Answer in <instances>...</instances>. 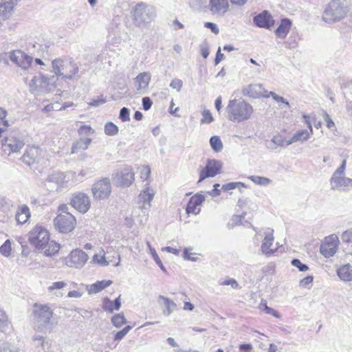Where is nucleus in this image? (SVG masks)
<instances>
[{
	"label": "nucleus",
	"mask_w": 352,
	"mask_h": 352,
	"mask_svg": "<svg viewBox=\"0 0 352 352\" xmlns=\"http://www.w3.org/2000/svg\"><path fill=\"white\" fill-rule=\"evenodd\" d=\"M29 241L45 256H52L60 250V245L50 240L49 232L42 226H37L30 232Z\"/></svg>",
	"instance_id": "f257e3e1"
},
{
	"label": "nucleus",
	"mask_w": 352,
	"mask_h": 352,
	"mask_svg": "<svg viewBox=\"0 0 352 352\" xmlns=\"http://www.w3.org/2000/svg\"><path fill=\"white\" fill-rule=\"evenodd\" d=\"M52 72L64 79L78 80L80 78L79 67L75 61L69 57H60L52 61Z\"/></svg>",
	"instance_id": "f03ea898"
},
{
	"label": "nucleus",
	"mask_w": 352,
	"mask_h": 352,
	"mask_svg": "<svg viewBox=\"0 0 352 352\" xmlns=\"http://www.w3.org/2000/svg\"><path fill=\"white\" fill-rule=\"evenodd\" d=\"M227 118L230 121L241 122L251 118L253 107L243 100H231L226 108Z\"/></svg>",
	"instance_id": "7ed1b4c3"
},
{
	"label": "nucleus",
	"mask_w": 352,
	"mask_h": 352,
	"mask_svg": "<svg viewBox=\"0 0 352 352\" xmlns=\"http://www.w3.org/2000/svg\"><path fill=\"white\" fill-rule=\"evenodd\" d=\"M58 78L55 74H39L34 76L29 84L30 91L32 94L41 95L51 93L57 87Z\"/></svg>",
	"instance_id": "20e7f679"
},
{
	"label": "nucleus",
	"mask_w": 352,
	"mask_h": 352,
	"mask_svg": "<svg viewBox=\"0 0 352 352\" xmlns=\"http://www.w3.org/2000/svg\"><path fill=\"white\" fill-rule=\"evenodd\" d=\"M53 316V311L47 305L34 304L33 316L34 320V329L43 331L50 324Z\"/></svg>",
	"instance_id": "39448f33"
},
{
	"label": "nucleus",
	"mask_w": 352,
	"mask_h": 352,
	"mask_svg": "<svg viewBox=\"0 0 352 352\" xmlns=\"http://www.w3.org/2000/svg\"><path fill=\"white\" fill-rule=\"evenodd\" d=\"M348 10L344 1L333 0L325 8L322 19L326 23H332L340 21L346 15Z\"/></svg>",
	"instance_id": "423d86ee"
},
{
	"label": "nucleus",
	"mask_w": 352,
	"mask_h": 352,
	"mask_svg": "<svg viewBox=\"0 0 352 352\" xmlns=\"http://www.w3.org/2000/svg\"><path fill=\"white\" fill-rule=\"evenodd\" d=\"M155 9L153 6L144 3H138L133 10V20L135 25L145 26L155 17Z\"/></svg>",
	"instance_id": "0eeeda50"
},
{
	"label": "nucleus",
	"mask_w": 352,
	"mask_h": 352,
	"mask_svg": "<svg viewBox=\"0 0 352 352\" xmlns=\"http://www.w3.org/2000/svg\"><path fill=\"white\" fill-rule=\"evenodd\" d=\"M74 173L72 172L64 174L63 173H56L48 176L45 181V186L51 190L59 191L67 186L71 177H74Z\"/></svg>",
	"instance_id": "6e6552de"
},
{
	"label": "nucleus",
	"mask_w": 352,
	"mask_h": 352,
	"mask_svg": "<svg viewBox=\"0 0 352 352\" xmlns=\"http://www.w3.org/2000/svg\"><path fill=\"white\" fill-rule=\"evenodd\" d=\"M1 144L4 153L10 155L12 153H19L25 142L21 138L11 134L1 139Z\"/></svg>",
	"instance_id": "1a4fd4ad"
},
{
	"label": "nucleus",
	"mask_w": 352,
	"mask_h": 352,
	"mask_svg": "<svg viewBox=\"0 0 352 352\" xmlns=\"http://www.w3.org/2000/svg\"><path fill=\"white\" fill-rule=\"evenodd\" d=\"M54 226L59 232L68 233L76 226V219L71 213L60 214L54 220Z\"/></svg>",
	"instance_id": "9d476101"
},
{
	"label": "nucleus",
	"mask_w": 352,
	"mask_h": 352,
	"mask_svg": "<svg viewBox=\"0 0 352 352\" xmlns=\"http://www.w3.org/2000/svg\"><path fill=\"white\" fill-rule=\"evenodd\" d=\"M88 255L81 250H72L65 259V263L68 267L77 269L82 268L88 261Z\"/></svg>",
	"instance_id": "9b49d317"
},
{
	"label": "nucleus",
	"mask_w": 352,
	"mask_h": 352,
	"mask_svg": "<svg viewBox=\"0 0 352 352\" xmlns=\"http://www.w3.org/2000/svg\"><path fill=\"white\" fill-rule=\"evenodd\" d=\"M91 191L94 197L96 199L107 198L111 192L109 179L104 178L96 182L92 186Z\"/></svg>",
	"instance_id": "f8f14e48"
},
{
	"label": "nucleus",
	"mask_w": 352,
	"mask_h": 352,
	"mask_svg": "<svg viewBox=\"0 0 352 352\" xmlns=\"http://www.w3.org/2000/svg\"><path fill=\"white\" fill-rule=\"evenodd\" d=\"M222 162L217 160H208L205 168L199 173L198 182H201L208 177H213L220 173L222 168Z\"/></svg>",
	"instance_id": "ddd939ff"
},
{
	"label": "nucleus",
	"mask_w": 352,
	"mask_h": 352,
	"mask_svg": "<svg viewBox=\"0 0 352 352\" xmlns=\"http://www.w3.org/2000/svg\"><path fill=\"white\" fill-rule=\"evenodd\" d=\"M338 244V237L336 234L329 235L321 244L320 252L326 258L331 257L337 252Z\"/></svg>",
	"instance_id": "4468645a"
},
{
	"label": "nucleus",
	"mask_w": 352,
	"mask_h": 352,
	"mask_svg": "<svg viewBox=\"0 0 352 352\" xmlns=\"http://www.w3.org/2000/svg\"><path fill=\"white\" fill-rule=\"evenodd\" d=\"M9 57L13 63L24 71L27 70L30 67L32 62V57L21 50H13L10 52Z\"/></svg>",
	"instance_id": "2eb2a0df"
},
{
	"label": "nucleus",
	"mask_w": 352,
	"mask_h": 352,
	"mask_svg": "<svg viewBox=\"0 0 352 352\" xmlns=\"http://www.w3.org/2000/svg\"><path fill=\"white\" fill-rule=\"evenodd\" d=\"M113 178L117 185L128 187L134 180V173L131 168H124L114 173Z\"/></svg>",
	"instance_id": "dca6fc26"
},
{
	"label": "nucleus",
	"mask_w": 352,
	"mask_h": 352,
	"mask_svg": "<svg viewBox=\"0 0 352 352\" xmlns=\"http://www.w3.org/2000/svg\"><path fill=\"white\" fill-rule=\"evenodd\" d=\"M71 205L80 212L86 213L91 206L89 197L83 192L76 193L71 199Z\"/></svg>",
	"instance_id": "f3484780"
},
{
	"label": "nucleus",
	"mask_w": 352,
	"mask_h": 352,
	"mask_svg": "<svg viewBox=\"0 0 352 352\" xmlns=\"http://www.w3.org/2000/svg\"><path fill=\"white\" fill-rule=\"evenodd\" d=\"M274 230L270 228L265 229L263 232L264 239L262 241L261 246V251L262 254L265 255H271L274 254L276 249L271 248L273 245L274 237Z\"/></svg>",
	"instance_id": "a211bd4d"
},
{
	"label": "nucleus",
	"mask_w": 352,
	"mask_h": 352,
	"mask_svg": "<svg viewBox=\"0 0 352 352\" xmlns=\"http://www.w3.org/2000/svg\"><path fill=\"white\" fill-rule=\"evenodd\" d=\"M32 345L36 352H49L52 346V340L45 336L35 334L32 338Z\"/></svg>",
	"instance_id": "6ab92c4d"
},
{
	"label": "nucleus",
	"mask_w": 352,
	"mask_h": 352,
	"mask_svg": "<svg viewBox=\"0 0 352 352\" xmlns=\"http://www.w3.org/2000/svg\"><path fill=\"white\" fill-rule=\"evenodd\" d=\"M229 3L228 0H210L208 9L212 15L223 16L228 12Z\"/></svg>",
	"instance_id": "aec40b11"
},
{
	"label": "nucleus",
	"mask_w": 352,
	"mask_h": 352,
	"mask_svg": "<svg viewBox=\"0 0 352 352\" xmlns=\"http://www.w3.org/2000/svg\"><path fill=\"white\" fill-rule=\"evenodd\" d=\"M41 153V149L38 146L28 147L21 157V160L28 166H31L38 161Z\"/></svg>",
	"instance_id": "412c9836"
},
{
	"label": "nucleus",
	"mask_w": 352,
	"mask_h": 352,
	"mask_svg": "<svg viewBox=\"0 0 352 352\" xmlns=\"http://www.w3.org/2000/svg\"><path fill=\"white\" fill-rule=\"evenodd\" d=\"M151 75L149 72L140 73L135 78L134 82L138 93L144 94L149 85L151 82Z\"/></svg>",
	"instance_id": "4be33fe9"
},
{
	"label": "nucleus",
	"mask_w": 352,
	"mask_h": 352,
	"mask_svg": "<svg viewBox=\"0 0 352 352\" xmlns=\"http://www.w3.org/2000/svg\"><path fill=\"white\" fill-rule=\"evenodd\" d=\"M155 194V191L148 184H146L138 196L139 202L142 204L140 207L142 209H148L151 207V202Z\"/></svg>",
	"instance_id": "5701e85b"
},
{
	"label": "nucleus",
	"mask_w": 352,
	"mask_h": 352,
	"mask_svg": "<svg viewBox=\"0 0 352 352\" xmlns=\"http://www.w3.org/2000/svg\"><path fill=\"white\" fill-rule=\"evenodd\" d=\"M331 186L333 190L346 191L352 189V179L341 177H331Z\"/></svg>",
	"instance_id": "b1692460"
},
{
	"label": "nucleus",
	"mask_w": 352,
	"mask_h": 352,
	"mask_svg": "<svg viewBox=\"0 0 352 352\" xmlns=\"http://www.w3.org/2000/svg\"><path fill=\"white\" fill-rule=\"evenodd\" d=\"M243 93L244 95L253 98L261 97L269 98V92L261 84L250 85L243 89Z\"/></svg>",
	"instance_id": "393cba45"
},
{
	"label": "nucleus",
	"mask_w": 352,
	"mask_h": 352,
	"mask_svg": "<svg viewBox=\"0 0 352 352\" xmlns=\"http://www.w3.org/2000/svg\"><path fill=\"white\" fill-rule=\"evenodd\" d=\"M253 21L256 26L266 29H270L274 24L272 16L266 10L255 16Z\"/></svg>",
	"instance_id": "a878e982"
},
{
	"label": "nucleus",
	"mask_w": 352,
	"mask_h": 352,
	"mask_svg": "<svg viewBox=\"0 0 352 352\" xmlns=\"http://www.w3.org/2000/svg\"><path fill=\"white\" fill-rule=\"evenodd\" d=\"M205 200V197L200 194L192 196L186 206V210L188 214H197L200 212L199 206Z\"/></svg>",
	"instance_id": "bb28decb"
},
{
	"label": "nucleus",
	"mask_w": 352,
	"mask_h": 352,
	"mask_svg": "<svg viewBox=\"0 0 352 352\" xmlns=\"http://www.w3.org/2000/svg\"><path fill=\"white\" fill-rule=\"evenodd\" d=\"M16 0H0V17L3 19H9L14 12Z\"/></svg>",
	"instance_id": "cd10ccee"
},
{
	"label": "nucleus",
	"mask_w": 352,
	"mask_h": 352,
	"mask_svg": "<svg viewBox=\"0 0 352 352\" xmlns=\"http://www.w3.org/2000/svg\"><path fill=\"white\" fill-rule=\"evenodd\" d=\"M31 216L30 209L26 205H21L17 208L15 213V219L18 224H24Z\"/></svg>",
	"instance_id": "c85d7f7f"
},
{
	"label": "nucleus",
	"mask_w": 352,
	"mask_h": 352,
	"mask_svg": "<svg viewBox=\"0 0 352 352\" xmlns=\"http://www.w3.org/2000/svg\"><path fill=\"white\" fill-rule=\"evenodd\" d=\"M292 22L287 19H281L279 26L275 30L276 35L280 38H285L291 29Z\"/></svg>",
	"instance_id": "c756f323"
},
{
	"label": "nucleus",
	"mask_w": 352,
	"mask_h": 352,
	"mask_svg": "<svg viewBox=\"0 0 352 352\" xmlns=\"http://www.w3.org/2000/svg\"><path fill=\"white\" fill-rule=\"evenodd\" d=\"M312 133H311L310 131H308L307 129L298 131L293 135L292 138L290 140L287 141L286 145L289 146L292 143L296 142L306 141L309 138L310 135Z\"/></svg>",
	"instance_id": "7c9ffc66"
},
{
	"label": "nucleus",
	"mask_w": 352,
	"mask_h": 352,
	"mask_svg": "<svg viewBox=\"0 0 352 352\" xmlns=\"http://www.w3.org/2000/svg\"><path fill=\"white\" fill-rule=\"evenodd\" d=\"M159 300H162L163 305L165 307V309L163 311V314L166 316H170L177 309V304L171 299L160 295L158 297Z\"/></svg>",
	"instance_id": "2f4dec72"
},
{
	"label": "nucleus",
	"mask_w": 352,
	"mask_h": 352,
	"mask_svg": "<svg viewBox=\"0 0 352 352\" xmlns=\"http://www.w3.org/2000/svg\"><path fill=\"white\" fill-rule=\"evenodd\" d=\"M338 276L343 281H350L352 280V265L346 264L340 267L337 270Z\"/></svg>",
	"instance_id": "473e14b6"
},
{
	"label": "nucleus",
	"mask_w": 352,
	"mask_h": 352,
	"mask_svg": "<svg viewBox=\"0 0 352 352\" xmlns=\"http://www.w3.org/2000/svg\"><path fill=\"white\" fill-rule=\"evenodd\" d=\"M112 283V281L110 280H103L101 281H97L96 283L90 285L88 289L89 294H96L105 289L106 287L110 286Z\"/></svg>",
	"instance_id": "72a5a7b5"
},
{
	"label": "nucleus",
	"mask_w": 352,
	"mask_h": 352,
	"mask_svg": "<svg viewBox=\"0 0 352 352\" xmlns=\"http://www.w3.org/2000/svg\"><path fill=\"white\" fill-rule=\"evenodd\" d=\"M91 140L90 138H80L73 144L71 153H76L80 150H85L90 144Z\"/></svg>",
	"instance_id": "f704fd0d"
},
{
	"label": "nucleus",
	"mask_w": 352,
	"mask_h": 352,
	"mask_svg": "<svg viewBox=\"0 0 352 352\" xmlns=\"http://www.w3.org/2000/svg\"><path fill=\"white\" fill-rule=\"evenodd\" d=\"M248 178L255 184L261 186H267L273 183L272 179L263 176L250 175Z\"/></svg>",
	"instance_id": "c9c22d12"
},
{
	"label": "nucleus",
	"mask_w": 352,
	"mask_h": 352,
	"mask_svg": "<svg viewBox=\"0 0 352 352\" xmlns=\"http://www.w3.org/2000/svg\"><path fill=\"white\" fill-rule=\"evenodd\" d=\"M210 144L216 153L220 152L223 149V143L219 136H212L210 139Z\"/></svg>",
	"instance_id": "e433bc0d"
},
{
	"label": "nucleus",
	"mask_w": 352,
	"mask_h": 352,
	"mask_svg": "<svg viewBox=\"0 0 352 352\" xmlns=\"http://www.w3.org/2000/svg\"><path fill=\"white\" fill-rule=\"evenodd\" d=\"M104 133L109 136H114L118 134V127L112 122H108L104 127Z\"/></svg>",
	"instance_id": "4c0bfd02"
},
{
	"label": "nucleus",
	"mask_w": 352,
	"mask_h": 352,
	"mask_svg": "<svg viewBox=\"0 0 352 352\" xmlns=\"http://www.w3.org/2000/svg\"><path fill=\"white\" fill-rule=\"evenodd\" d=\"M10 325L8 316L5 311L0 309V331L5 332L8 330Z\"/></svg>",
	"instance_id": "58836bf2"
},
{
	"label": "nucleus",
	"mask_w": 352,
	"mask_h": 352,
	"mask_svg": "<svg viewBox=\"0 0 352 352\" xmlns=\"http://www.w3.org/2000/svg\"><path fill=\"white\" fill-rule=\"evenodd\" d=\"M126 322L123 314H117L111 318V322L116 328H120Z\"/></svg>",
	"instance_id": "ea45409f"
},
{
	"label": "nucleus",
	"mask_w": 352,
	"mask_h": 352,
	"mask_svg": "<svg viewBox=\"0 0 352 352\" xmlns=\"http://www.w3.org/2000/svg\"><path fill=\"white\" fill-rule=\"evenodd\" d=\"M19 348L11 342H4L0 346V352H19Z\"/></svg>",
	"instance_id": "a19ab883"
},
{
	"label": "nucleus",
	"mask_w": 352,
	"mask_h": 352,
	"mask_svg": "<svg viewBox=\"0 0 352 352\" xmlns=\"http://www.w3.org/2000/svg\"><path fill=\"white\" fill-rule=\"evenodd\" d=\"M12 252V245L10 239H7L0 247V254L6 257H8Z\"/></svg>",
	"instance_id": "79ce46f5"
},
{
	"label": "nucleus",
	"mask_w": 352,
	"mask_h": 352,
	"mask_svg": "<svg viewBox=\"0 0 352 352\" xmlns=\"http://www.w3.org/2000/svg\"><path fill=\"white\" fill-rule=\"evenodd\" d=\"M260 309L264 310L267 314L272 315L275 318H280L278 312L276 310L268 307L266 302L265 301H261L260 304Z\"/></svg>",
	"instance_id": "37998d69"
},
{
	"label": "nucleus",
	"mask_w": 352,
	"mask_h": 352,
	"mask_svg": "<svg viewBox=\"0 0 352 352\" xmlns=\"http://www.w3.org/2000/svg\"><path fill=\"white\" fill-rule=\"evenodd\" d=\"M8 111L3 107H0V126L5 127L10 126V123L7 119Z\"/></svg>",
	"instance_id": "c03bdc74"
},
{
	"label": "nucleus",
	"mask_w": 352,
	"mask_h": 352,
	"mask_svg": "<svg viewBox=\"0 0 352 352\" xmlns=\"http://www.w3.org/2000/svg\"><path fill=\"white\" fill-rule=\"evenodd\" d=\"M239 186H242L244 188H247V186L242 182H230L222 186V190L223 191H228L230 190L234 189L236 188H239Z\"/></svg>",
	"instance_id": "a18cd8bd"
},
{
	"label": "nucleus",
	"mask_w": 352,
	"mask_h": 352,
	"mask_svg": "<svg viewBox=\"0 0 352 352\" xmlns=\"http://www.w3.org/2000/svg\"><path fill=\"white\" fill-rule=\"evenodd\" d=\"M202 118L201 120V124H210L213 121V117L210 111L208 109H205L202 113Z\"/></svg>",
	"instance_id": "49530a36"
},
{
	"label": "nucleus",
	"mask_w": 352,
	"mask_h": 352,
	"mask_svg": "<svg viewBox=\"0 0 352 352\" xmlns=\"http://www.w3.org/2000/svg\"><path fill=\"white\" fill-rule=\"evenodd\" d=\"M151 255L152 256L153 260L155 261L157 265L160 267V268L164 272H166V270L165 267L164 266L161 259L160 258L159 256L157 255L156 251L155 249L151 250Z\"/></svg>",
	"instance_id": "de8ad7c7"
},
{
	"label": "nucleus",
	"mask_w": 352,
	"mask_h": 352,
	"mask_svg": "<svg viewBox=\"0 0 352 352\" xmlns=\"http://www.w3.org/2000/svg\"><path fill=\"white\" fill-rule=\"evenodd\" d=\"M67 285V283L63 281L54 282L47 287V290L52 292L54 290L62 289Z\"/></svg>",
	"instance_id": "09e8293b"
},
{
	"label": "nucleus",
	"mask_w": 352,
	"mask_h": 352,
	"mask_svg": "<svg viewBox=\"0 0 352 352\" xmlns=\"http://www.w3.org/2000/svg\"><path fill=\"white\" fill-rule=\"evenodd\" d=\"M102 309L106 311L112 313L115 310L113 301L108 298H105L103 300Z\"/></svg>",
	"instance_id": "8fccbe9b"
},
{
	"label": "nucleus",
	"mask_w": 352,
	"mask_h": 352,
	"mask_svg": "<svg viewBox=\"0 0 352 352\" xmlns=\"http://www.w3.org/2000/svg\"><path fill=\"white\" fill-rule=\"evenodd\" d=\"M119 118L122 122H127L130 120V111L126 107H122L120 111Z\"/></svg>",
	"instance_id": "3c124183"
},
{
	"label": "nucleus",
	"mask_w": 352,
	"mask_h": 352,
	"mask_svg": "<svg viewBox=\"0 0 352 352\" xmlns=\"http://www.w3.org/2000/svg\"><path fill=\"white\" fill-rule=\"evenodd\" d=\"M268 95H269V97L272 96V98L278 103H282V104H285L287 107H289V103L287 100H285V98H283L282 96H279L276 95L273 91H270Z\"/></svg>",
	"instance_id": "603ef678"
},
{
	"label": "nucleus",
	"mask_w": 352,
	"mask_h": 352,
	"mask_svg": "<svg viewBox=\"0 0 352 352\" xmlns=\"http://www.w3.org/2000/svg\"><path fill=\"white\" fill-rule=\"evenodd\" d=\"M131 326H126L122 330L117 332L115 334L114 336V340H122L127 333L131 329Z\"/></svg>",
	"instance_id": "864d4df0"
},
{
	"label": "nucleus",
	"mask_w": 352,
	"mask_h": 352,
	"mask_svg": "<svg viewBox=\"0 0 352 352\" xmlns=\"http://www.w3.org/2000/svg\"><path fill=\"white\" fill-rule=\"evenodd\" d=\"M292 265L297 267L300 272H305L309 269L307 265L302 263L297 258H294L292 261Z\"/></svg>",
	"instance_id": "5fc2aeb1"
},
{
	"label": "nucleus",
	"mask_w": 352,
	"mask_h": 352,
	"mask_svg": "<svg viewBox=\"0 0 352 352\" xmlns=\"http://www.w3.org/2000/svg\"><path fill=\"white\" fill-rule=\"evenodd\" d=\"M93 261L102 266H107L109 264V262L107 261L104 254L100 257L98 255L95 254L93 257Z\"/></svg>",
	"instance_id": "6e6d98bb"
},
{
	"label": "nucleus",
	"mask_w": 352,
	"mask_h": 352,
	"mask_svg": "<svg viewBox=\"0 0 352 352\" xmlns=\"http://www.w3.org/2000/svg\"><path fill=\"white\" fill-rule=\"evenodd\" d=\"M219 284L220 285H230L233 289L239 287L238 282L234 278H228L226 280L219 281Z\"/></svg>",
	"instance_id": "4d7b16f0"
},
{
	"label": "nucleus",
	"mask_w": 352,
	"mask_h": 352,
	"mask_svg": "<svg viewBox=\"0 0 352 352\" xmlns=\"http://www.w3.org/2000/svg\"><path fill=\"white\" fill-rule=\"evenodd\" d=\"M346 160H344L342 164L338 167L336 170L333 173L332 177H341L344 175V170L346 168Z\"/></svg>",
	"instance_id": "13d9d810"
},
{
	"label": "nucleus",
	"mask_w": 352,
	"mask_h": 352,
	"mask_svg": "<svg viewBox=\"0 0 352 352\" xmlns=\"http://www.w3.org/2000/svg\"><path fill=\"white\" fill-rule=\"evenodd\" d=\"M11 206L10 201L5 197L0 198V210L3 212H6L10 209Z\"/></svg>",
	"instance_id": "bf43d9fd"
},
{
	"label": "nucleus",
	"mask_w": 352,
	"mask_h": 352,
	"mask_svg": "<svg viewBox=\"0 0 352 352\" xmlns=\"http://www.w3.org/2000/svg\"><path fill=\"white\" fill-rule=\"evenodd\" d=\"M151 174V169L148 166H142L140 168V177L143 180H146Z\"/></svg>",
	"instance_id": "052dcab7"
},
{
	"label": "nucleus",
	"mask_w": 352,
	"mask_h": 352,
	"mask_svg": "<svg viewBox=\"0 0 352 352\" xmlns=\"http://www.w3.org/2000/svg\"><path fill=\"white\" fill-rule=\"evenodd\" d=\"M342 240L346 243H352V228L346 230L342 234Z\"/></svg>",
	"instance_id": "680f3d73"
},
{
	"label": "nucleus",
	"mask_w": 352,
	"mask_h": 352,
	"mask_svg": "<svg viewBox=\"0 0 352 352\" xmlns=\"http://www.w3.org/2000/svg\"><path fill=\"white\" fill-rule=\"evenodd\" d=\"M182 85H183L182 81L180 79H177V78L173 79L170 84V87H172L173 89H177V91H180V90L182 87Z\"/></svg>",
	"instance_id": "e2e57ef3"
},
{
	"label": "nucleus",
	"mask_w": 352,
	"mask_h": 352,
	"mask_svg": "<svg viewBox=\"0 0 352 352\" xmlns=\"http://www.w3.org/2000/svg\"><path fill=\"white\" fill-rule=\"evenodd\" d=\"M153 104V102L148 97H144L142 98V106L145 111H148L151 109Z\"/></svg>",
	"instance_id": "0e129e2a"
},
{
	"label": "nucleus",
	"mask_w": 352,
	"mask_h": 352,
	"mask_svg": "<svg viewBox=\"0 0 352 352\" xmlns=\"http://www.w3.org/2000/svg\"><path fill=\"white\" fill-rule=\"evenodd\" d=\"M272 142L274 144L279 146H287L286 145L287 141H285L280 136H274L272 138Z\"/></svg>",
	"instance_id": "69168bd1"
},
{
	"label": "nucleus",
	"mask_w": 352,
	"mask_h": 352,
	"mask_svg": "<svg viewBox=\"0 0 352 352\" xmlns=\"http://www.w3.org/2000/svg\"><path fill=\"white\" fill-rule=\"evenodd\" d=\"M204 25L206 28L210 29L212 32L216 34H217L219 32L218 26L214 23L206 22Z\"/></svg>",
	"instance_id": "338daca9"
},
{
	"label": "nucleus",
	"mask_w": 352,
	"mask_h": 352,
	"mask_svg": "<svg viewBox=\"0 0 352 352\" xmlns=\"http://www.w3.org/2000/svg\"><path fill=\"white\" fill-rule=\"evenodd\" d=\"M323 118L326 122L327 128L331 129V127L334 126V122L331 119L330 116L327 113H324Z\"/></svg>",
	"instance_id": "774afa93"
}]
</instances>
